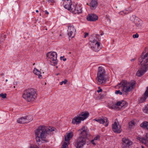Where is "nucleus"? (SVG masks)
<instances>
[{
	"instance_id": "1",
	"label": "nucleus",
	"mask_w": 148,
	"mask_h": 148,
	"mask_svg": "<svg viewBox=\"0 0 148 148\" xmlns=\"http://www.w3.org/2000/svg\"><path fill=\"white\" fill-rule=\"evenodd\" d=\"M54 130L53 127L47 128L44 126H40L38 127L35 131L36 139L37 142H40L41 139L45 140L46 138L47 134H48L49 132H51Z\"/></svg>"
},
{
	"instance_id": "2",
	"label": "nucleus",
	"mask_w": 148,
	"mask_h": 148,
	"mask_svg": "<svg viewBox=\"0 0 148 148\" xmlns=\"http://www.w3.org/2000/svg\"><path fill=\"white\" fill-rule=\"evenodd\" d=\"M139 61L141 64V66L137 71L136 75L140 77L143 76L148 70V50L147 53L143 55L139 58Z\"/></svg>"
},
{
	"instance_id": "3",
	"label": "nucleus",
	"mask_w": 148,
	"mask_h": 148,
	"mask_svg": "<svg viewBox=\"0 0 148 148\" xmlns=\"http://www.w3.org/2000/svg\"><path fill=\"white\" fill-rule=\"evenodd\" d=\"M135 82L132 81L127 82V81H122L120 83L118 84L116 86L120 89L123 92V95H127L128 92L133 89L135 86Z\"/></svg>"
},
{
	"instance_id": "4",
	"label": "nucleus",
	"mask_w": 148,
	"mask_h": 148,
	"mask_svg": "<svg viewBox=\"0 0 148 148\" xmlns=\"http://www.w3.org/2000/svg\"><path fill=\"white\" fill-rule=\"evenodd\" d=\"M37 94L36 90L34 88H28L25 90L23 93L22 97L25 100L32 102L36 99Z\"/></svg>"
},
{
	"instance_id": "5",
	"label": "nucleus",
	"mask_w": 148,
	"mask_h": 148,
	"mask_svg": "<svg viewBox=\"0 0 148 148\" xmlns=\"http://www.w3.org/2000/svg\"><path fill=\"white\" fill-rule=\"evenodd\" d=\"M97 76L96 78L97 83L101 85L106 83V71L102 66H99L98 68Z\"/></svg>"
},
{
	"instance_id": "6",
	"label": "nucleus",
	"mask_w": 148,
	"mask_h": 148,
	"mask_svg": "<svg viewBox=\"0 0 148 148\" xmlns=\"http://www.w3.org/2000/svg\"><path fill=\"white\" fill-rule=\"evenodd\" d=\"M47 60L53 63L54 65H56L57 63V54L55 52H48L47 55Z\"/></svg>"
},
{
	"instance_id": "7",
	"label": "nucleus",
	"mask_w": 148,
	"mask_h": 148,
	"mask_svg": "<svg viewBox=\"0 0 148 148\" xmlns=\"http://www.w3.org/2000/svg\"><path fill=\"white\" fill-rule=\"evenodd\" d=\"M126 102L124 101H119L115 104L113 103L112 106H109L110 108L117 110L124 108L126 106Z\"/></svg>"
},
{
	"instance_id": "8",
	"label": "nucleus",
	"mask_w": 148,
	"mask_h": 148,
	"mask_svg": "<svg viewBox=\"0 0 148 148\" xmlns=\"http://www.w3.org/2000/svg\"><path fill=\"white\" fill-rule=\"evenodd\" d=\"M112 128L113 131L115 133H119L122 131L121 126L117 120H115L114 122L112 125Z\"/></svg>"
},
{
	"instance_id": "9",
	"label": "nucleus",
	"mask_w": 148,
	"mask_h": 148,
	"mask_svg": "<svg viewBox=\"0 0 148 148\" xmlns=\"http://www.w3.org/2000/svg\"><path fill=\"white\" fill-rule=\"evenodd\" d=\"M80 135V137L86 138L90 136L89 131L84 126H83L82 128L78 131Z\"/></svg>"
},
{
	"instance_id": "10",
	"label": "nucleus",
	"mask_w": 148,
	"mask_h": 148,
	"mask_svg": "<svg viewBox=\"0 0 148 148\" xmlns=\"http://www.w3.org/2000/svg\"><path fill=\"white\" fill-rule=\"evenodd\" d=\"M86 143V139L82 137H79L77 140L75 145L77 148L82 147Z\"/></svg>"
},
{
	"instance_id": "11",
	"label": "nucleus",
	"mask_w": 148,
	"mask_h": 148,
	"mask_svg": "<svg viewBox=\"0 0 148 148\" xmlns=\"http://www.w3.org/2000/svg\"><path fill=\"white\" fill-rule=\"evenodd\" d=\"M100 35L98 34H94L91 36L89 38L90 45L92 46L93 43L98 42L100 40Z\"/></svg>"
},
{
	"instance_id": "12",
	"label": "nucleus",
	"mask_w": 148,
	"mask_h": 148,
	"mask_svg": "<svg viewBox=\"0 0 148 148\" xmlns=\"http://www.w3.org/2000/svg\"><path fill=\"white\" fill-rule=\"evenodd\" d=\"M71 12L74 14H79L82 12V8L79 5L73 4L72 9H71Z\"/></svg>"
},
{
	"instance_id": "13",
	"label": "nucleus",
	"mask_w": 148,
	"mask_h": 148,
	"mask_svg": "<svg viewBox=\"0 0 148 148\" xmlns=\"http://www.w3.org/2000/svg\"><path fill=\"white\" fill-rule=\"evenodd\" d=\"M93 120L99 122L100 124H103L106 127L108 125L109 122L108 121L107 119L105 117H103L102 118L98 119H93Z\"/></svg>"
},
{
	"instance_id": "14",
	"label": "nucleus",
	"mask_w": 148,
	"mask_h": 148,
	"mask_svg": "<svg viewBox=\"0 0 148 148\" xmlns=\"http://www.w3.org/2000/svg\"><path fill=\"white\" fill-rule=\"evenodd\" d=\"M100 43L99 42L93 43L92 46L90 45L92 49L96 52H98L101 49L100 47Z\"/></svg>"
},
{
	"instance_id": "15",
	"label": "nucleus",
	"mask_w": 148,
	"mask_h": 148,
	"mask_svg": "<svg viewBox=\"0 0 148 148\" xmlns=\"http://www.w3.org/2000/svg\"><path fill=\"white\" fill-rule=\"evenodd\" d=\"M123 145L126 147L131 146L132 144V142L127 138H124L122 139Z\"/></svg>"
},
{
	"instance_id": "16",
	"label": "nucleus",
	"mask_w": 148,
	"mask_h": 148,
	"mask_svg": "<svg viewBox=\"0 0 148 148\" xmlns=\"http://www.w3.org/2000/svg\"><path fill=\"white\" fill-rule=\"evenodd\" d=\"M86 18L88 21H94L98 19V17L95 14H88Z\"/></svg>"
},
{
	"instance_id": "17",
	"label": "nucleus",
	"mask_w": 148,
	"mask_h": 148,
	"mask_svg": "<svg viewBox=\"0 0 148 148\" xmlns=\"http://www.w3.org/2000/svg\"><path fill=\"white\" fill-rule=\"evenodd\" d=\"M82 121L79 115L74 117L72 120V123L73 124L77 125L79 124Z\"/></svg>"
},
{
	"instance_id": "18",
	"label": "nucleus",
	"mask_w": 148,
	"mask_h": 148,
	"mask_svg": "<svg viewBox=\"0 0 148 148\" xmlns=\"http://www.w3.org/2000/svg\"><path fill=\"white\" fill-rule=\"evenodd\" d=\"M87 4L90 6L91 9H95L97 6L98 2L97 0H91L89 4L88 3Z\"/></svg>"
},
{
	"instance_id": "19",
	"label": "nucleus",
	"mask_w": 148,
	"mask_h": 148,
	"mask_svg": "<svg viewBox=\"0 0 148 148\" xmlns=\"http://www.w3.org/2000/svg\"><path fill=\"white\" fill-rule=\"evenodd\" d=\"M89 115V113L88 112H83L79 115L81 117L82 121H83L87 118Z\"/></svg>"
},
{
	"instance_id": "20",
	"label": "nucleus",
	"mask_w": 148,
	"mask_h": 148,
	"mask_svg": "<svg viewBox=\"0 0 148 148\" xmlns=\"http://www.w3.org/2000/svg\"><path fill=\"white\" fill-rule=\"evenodd\" d=\"M134 22L136 26L140 28L142 25L143 21L139 18L136 17L134 20Z\"/></svg>"
},
{
	"instance_id": "21",
	"label": "nucleus",
	"mask_w": 148,
	"mask_h": 148,
	"mask_svg": "<svg viewBox=\"0 0 148 148\" xmlns=\"http://www.w3.org/2000/svg\"><path fill=\"white\" fill-rule=\"evenodd\" d=\"M73 132H70L67 133L66 135L65 136L64 139L65 140L67 141L66 143L69 142L70 140L72 138L73 136Z\"/></svg>"
},
{
	"instance_id": "22",
	"label": "nucleus",
	"mask_w": 148,
	"mask_h": 148,
	"mask_svg": "<svg viewBox=\"0 0 148 148\" xmlns=\"http://www.w3.org/2000/svg\"><path fill=\"white\" fill-rule=\"evenodd\" d=\"M145 97L141 98L140 101L141 102H143L146 99L147 97H148V86L147 87V90L144 93Z\"/></svg>"
},
{
	"instance_id": "23",
	"label": "nucleus",
	"mask_w": 148,
	"mask_h": 148,
	"mask_svg": "<svg viewBox=\"0 0 148 148\" xmlns=\"http://www.w3.org/2000/svg\"><path fill=\"white\" fill-rule=\"evenodd\" d=\"M33 72L35 75L38 76V77L39 78H42L40 72L37 69L34 68Z\"/></svg>"
},
{
	"instance_id": "24",
	"label": "nucleus",
	"mask_w": 148,
	"mask_h": 148,
	"mask_svg": "<svg viewBox=\"0 0 148 148\" xmlns=\"http://www.w3.org/2000/svg\"><path fill=\"white\" fill-rule=\"evenodd\" d=\"M136 120H132L130 121L129 123V127L132 128L134 127L136 123Z\"/></svg>"
},
{
	"instance_id": "25",
	"label": "nucleus",
	"mask_w": 148,
	"mask_h": 148,
	"mask_svg": "<svg viewBox=\"0 0 148 148\" xmlns=\"http://www.w3.org/2000/svg\"><path fill=\"white\" fill-rule=\"evenodd\" d=\"M17 122L19 123H26L25 117H22L19 118L17 120Z\"/></svg>"
},
{
	"instance_id": "26",
	"label": "nucleus",
	"mask_w": 148,
	"mask_h": 148,
	"mask_svg": "<svg viewBox=\"0 0 148 148\" xmlns=\"http://www.w3.org/2000/svg\"><path fill=\"white\" fill-rule=\"evenodd\" d=\"M26 123H28L32 121V117L31 115L27 116L25 117Z\"/></svg>"
},
{
	"instance_id": "27",
	"label": "nucleus",
	"mask_w": 148,
	"mask_h": 148,
	"mask_svg": "<svg viewBox=\"0 0 148 148\" xmlns=\"http://www.w3.org/2000/svg\"><path fill=\"white\" fill-rule=\"evenodd\" d=\"M72 5L70 4H66L64 6V8L69 10L71 12V9H72Z\"/></svg>"
},
{
	"instance_id": "28",
	"label": "nucleus",
	"mask_w": 148,
	"mask_h": 148,
	"mask_svg": "<svg viewBox=\"0 0 148 148\" xmlns=\"http://www.w3.org/2000/svg\"><path fill=\"white\" fill-rule=\"evenodd\" d=\"M70 31L73 32L76 31L73 26L71 25L68 26V31Z\"/></svg>"
},
{
	"instance_id": "29",
	"label": "nucleus",
	"mask_w": 148,
	"mask_h": 148,
	"mask_svg": "<svg viewBox=\"0 0 148 148\" xmlns=\"http://www.w3.org/2000/svg\"><path fill=\"white\" fill-rule=\"evenodd\" d=\"M69 144V142H68L67 143L64 142L61 147V148H67L68 147V145Z\"/></svg>"
},
{
	"instance_id": "30",
	"label": "nucleus",
	"mask_w": 148,
	"mask_h": 148,
	"mask_svg": "<svg viewBox=\"0 0 148 148\" xmlns=\"http://www.w3.org/2000/svg\"><path fill=\"white\" fill-rule=\"evenodd\" d=\"M144 128H145L148 129V122H144L143 123V126H142Z\"/></svg>"
},
{
	"instance_id": "31",
	"label": "nucleus",
	"mask_w": 148,
	"mask_h": 148,
	"mask_svg": "<svg viewBox=\"0 0 148 148\" xmlns=\"http://www.w3.org/2000/svg\"><path fill=\"white\" fill-rule=\"evenodd\" d=\"M143 110L144 112L148 114V104L143 108Z\"/></svg>"
},
{
	"instance_id": "32",
	"label": "nucleus",
	"mask_w": 148,
	"mask_h": 148,
	"mask_svg": "<svg viewBox=\"0 0 148 148\" xmlns=\"http://www.w3.org/2000/svg\"><path fill=\"white\" fill-rule=\"evenodd\" d=\"M68 35L69 37H71L72 38L74 36V35L73 34V32H72L70 31H68Z\"/></svg>"
},
{
	"instance_id": "33",
	"label": "nucleus",
	"mask_w": 148,
	"mask_h": 148,
	"mask_svg": "<svg viewBox=\"0 0 148 148\" xmlns=\"http://www.w3.org/2000/svg\"><path fill=\"white\" fill-rule=\"evenodd\" d=\"M7 94L6 93H1L0 94V97L4 99L6 98Z\"/></svg>"
},
{
	"instance_id": "34",
	"label": "nucleus",
	"mask_w": 148,
	"mask_h": 148,
	"mask_svg": "<svg viewBox=\"0 0 148 148\" xmlns=\"http://www.w3.org/2000/svg\"><path fill=\"white\" fill-rule=\"evenodd\" d=\"M97 142V141L95 140L94 139L91 140L90 141L91 143L94 145H96Z\"/></svg>"
},
{
	"instance_id": "35",
	"label": "nucleus",
	"mask_w": 148,
	"mask_h": 148,
	"mask_svg": "<svg viewBox=\"0 0 148 148\" xmlns=\"http://www.w3.org/2000/svg\"><path fill=\"white\" fill-rule=\"evenodd\" d=\"M100 136L99 135L97 136L94 138V139L95 140L97 141V140H99L100 139Z\"/></svg>"
},
{
	"instance_id": "36",
	"label": "nucleus",
	"mask_w": 148,
	"mask_h": 148,
	"mask_svg": "<svg viewBox=\"0 0 148 148\" xmlns=\"http://www.w3.org/2000/svg\"><path fill=\"white\" fill-rule=\"evenodd\" d=\"M67 82V80L65 79L64 81H62L60 83V85H62L63 83H64V84H66V83Z\"/></svg>"
},
{
	"instance_id": "37",
	"label": "nucleus",
	"mask_w": 148,
	"mask_h": 148,
	"mask_svg": "<svg viewBox=\"0 0 148 148\" xmlns=\"http://www.w3.org/2000/svg\"><path fill=\"white\" fill-rule=\"evenodd\" d=\"M115 93L116 94H119L120 95L122 94L123 93L120 91V90H116L115 91Z\"/></svg>"
},
{
	"instance_id": "38",
	"label": "nucleus",
	"mask_w": 148,
	"mask_h": 148,
	"mask_svg": "<svg viewBox=\"0 0 148 148\" xmlns=\"http://www.w3.org/2000/svg\"><path fill=\"white\" fill-rule=\"evenodd\" d=\"M139 36V35L138 34L136 33L133 35V37L134 38H138Z\"/></svg>"
},
{
	"instance_id": "39",
	"label": "nucleus",
	"mask_w": 148,
	"mask_h": 148,
	"mask_svg": "<svg viewBox=\"0 0 148 148\" xmlns=\"http://www.w3.org/2000/svg\"><path fill=\"white\" fill-rule=\"evenodd\" d=\"M99 88V89L97 90V92L99 93L100 92H101L102 91V89H101L100 87H99L98 88Z\"/></svg>"
},
{
	"instance_id": "40",
	"label": "nucleus",
	"mask_w": 148,
	"mask_h": 148,
	"mask_svg": "<svg viewBox=\"0 0 148 148\" xmlns=\"http://www.w3.org/2000/svg\"><path fill=\"white\" fill-rule=\"evenodd\" d=\"M88 35V33H85L84 34V38H86Z\"/></svg>"
},
{
	"instance_id": "41",
	"label": "nucleus",
	"mask_w": 148,
	"mask_h": 148,
	"mask_svg": "<svg viewBox=\"0 0 148 148\" xmlns=\"http://www.w3.org/2000/svg\"><path fill=\"white\" fill-rule=\"evenodd\" d=\"M30 148H39L37 147L31 146Z\"/></svg>"
},
{
	"instance_id": "42",
	"label": "nucleus",
	"mask_w": 148,
	"mask_h": 148,
	"mask_svg": "<svg viewBox=\"0 0 148 148\" xmlns=\"http://www.w3.org/2000/svg\"><path fill=\"white\" fill-rule=\"evenodd\" d=\"M106 18L108 19L110 21V18H109V16H108V15H106Z\"/></svg>"
},
{
	"instance_id": "43",
	"label": "nucleus",
	"mask_w": 148,
	"mask_h": 148,
	"mask_svg": "<svg viewBox=\"0 0 148 148\" xmlns=\"http://www.w3.org/2000/svg\"><path fill=\"white\" fill-rule=\"evenodd\" d=\"M45 13L47 14H49V12L47 11V10L45 11Z\"/></svg>"
},
{
	"instance_id": "44",
	"label": "nucleus",
	"mask_w": 148,
	"mask_h": 148,
	"mask_svg": "<svg viewBox=\"0 0 148 148\" xmlns=\"http://www.w3.org/2000/svg\"><path fill=\"white\" fill-rule=\"evenodd\" d=\"M63 60L64 61H65L66 60V58H64L63 59Z\"/></svg>"
},
{
	"instance_id": "45",
	"label": "nucleus",
	"mask_w": 148,
	"mask_h": 148,
	"mask_svg": "<svg viewBox=\"0 0 148 148\" xmlns=\"http://www.w3.org/2000/svg\"><path fill=\"white\" fill-rule=\"evenodd\" d=\"M104 33L103 32H102L101 34L100 35L102 36L104 34Z\"/></svg>"
},
{
	"instance_id": "46",
	"label": "nucleus",
	"mask_w": 148,
	"mask_h": 148,
	"mask_svg": "<svg viewBox=\"0 0 148 148\" xmlns=\"http://www.w3.org/2000/svg\"><path fill=\"white\" fill-rule=\"evenodd\" d=\"M36 12H38V10H36Z\"/></svg>"
},
{
	"instance_id": "47",
	"label": "nucleus",
	"mask_w": 148,
	"mask_h": 148,
	"mask_svg": "<svg viewBox=\"0 0 148 148\" xmlns=\"http://www.w3.org/2000/svg\"><path fill=\"white\" fill-rule=\"evenodd\" d=\"M134 60V59H132V60H131V61H133Z\"/></svg>"
},
{
	"instance_id": "48",
	"label": "nucleus",
	"mask_w": 148,
	"mask_h": 148,
	"mask_svg": "<svg viewBox=\"0 0 148 148\" xmlns=\"http://www.w3.org/2000/svg\"><path fill=\"white\" fill-rule=\"evenodd\" d=\"M142 148H144V147L143 146H142Z\"/></svg>"
},
{
	"instance_id": "49",
	"label": "nucleus",
	"mask_w": 148,
	"mask_h": 148,
	"mask_svg": "<svg viewBox=\"0 0 148 148\" xmlns=\"http://www.w3.org/2000/svg\"><path fill=\"white\" fill-rule=\"evenodd\" d=\"M5 81L6 82H7L8 81V80L7 79H6Z\"/></svg>"
},
{
	"instance_id": "50",
	"label": "nucleus",
	"mask_w": 148,
	"mask_h": 148,
	"mask_svg": "<svg viewBox=\"0 0 148 148\" xmlns=\"http://www.w3.org/2000/svg\"><path fill=\"white\" fill-rule=\"evenodd\" d=\"M59 75V73H57L56 74L57 75Z\"/></svg>"
},
{
	"instance_id": "51",
	"label": "nucleus",
	"mask_w": 148,
	"mask_h": 148,
	"mask_svg": "<svg viewBox=\"0 0 148 148\" xmlns=\"http://www.w3.org/2000/svg\"><path fill=\"white\" fill-rule=\"evenodd\" d=\"M45 30H47V28H46L45 29Z\"/></svg>"
},
{
	"instance_id": "52",
	"label": "nucleus",
	"mask_w": 148,
	"mask_h": 148,
	"mask_svg": "<svg viewBox=\"0 0 148 148\" xmlns=\"http://www.w3.org/2000/svg\"><path fill=\"white\" fill-rule=\"evenodd\" d=\"M40 16H41V13H40Z\"/></svg>"
},
{
	"instance_id": "53",
	"label": "nucleus",
	"mask_w": 148,
	"mask_h": 148,
	"mask_svg": "<svg viewBox=\"0 0 148 148\" xmlns=\"http://www.w3.org/2000/svg\"><path fill=\"white\" fill-rule=\"evenodd\" d=\"M62 57H61L60 58H62Z\"/></svg>"
},
{
	"instance_id": "54",
	"label": "nucleus",
	"mask_w": 148,
	"mask_h": 148,
	"mask_svg": "<svg viewBox=\"0 0 148 148\" xmlns=\"http://www.w3.org/2000/svg\"><path fill=\"white\" fill-rule=\"evenodd\" d=\"M61 34H60V36H61Z\"/></svg>"
},
{
	"instance_id": "55",
	"label": "nucleus",
	"mask_w": 148,
	"mask_h": 148,
	"mask_svg": "<svg viewBox=\"0 0 148 148\" xmlns=\"http://www.w3.org/2000/svg\"><path fill=\"white\" fill-rule=\"evenodd\" d=\"M67 1H69V0H67Z\"/></svg>"
}]
</instances>
